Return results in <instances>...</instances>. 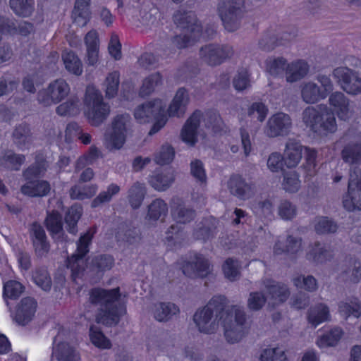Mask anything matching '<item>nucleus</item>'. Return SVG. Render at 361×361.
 I'll use <instances>...</instances> for the list:
<instances>
[{"instance_id": "obj_1", "label": "nucleus", "mask_w": 361, "mask_h": 361, "mask_svg": "<svg viewBox=\"0 0 361 361\" xmlns=\"http://www.w3.org/2000/svg\"><path fill=\"white\" fill-rule=\"evenodd\" d=\"M227 299L224 295H214L202 308L197 310L193 322L197 330L204 334H214L222 320L224 336L229 343L240 342L249 332L250 324L243 307L233 305L226 309Z\"/></svg>"}, {"instance_id": "obj_2", "label": "nucleus", "mask_w": 361, "mask_h": 361, "mask_svg": "<svg viewBox=\"0 0 361 361\" xmlns=\"http://www.w3.org/2000/svg\"><path fill=\"white\" fill-rule=\"evenodd\" d=\"M90 302L99 307L96 317L97 323L115 326L126 312V307L119 302V288L105 290L95 288L90 291Z\"/></svg>"}, {"instance_id": "obj_3", "label": "nucleus", "mask_w": 361, "mask_h": 361, "mask_svg": "<svg viewBox=\"0 0 361 361\" xmlns=\"http://www.w3.org/2000/svg\"><path fill=\"white\" fill-rule=\"evenodd\" d=\"M133 122L130 114H121L114 116L104 133V145L109 151L120 150L133 133Z\"/></svg>"}, {"instance_id": "obj_4", "label": "nucleus", "mask_w": 361, "mask_h": 361, "mask_svg": "<svg viewBox=\"0 0 361 361\" xmlns=\"http://www.w3.org/2000/svg\"><path fill=\"white\" fill-rule=\"evenodd\" d=\"M165 104L161 99H154L137 106L134 111L135 120L140 123H149L155 120L149 134L153 135L162 128L166 121Z\"/></svg>"}, {"instance_id": "obj_5", "label": "nucleus", "mask_w": 361, "mask_h": 361, "mask_svg": "<svg viewBox=\"0 0 361 361\" xmlns=\"http://www.w3.org/2000/svg\"><path fill=\"white\" fill-rule=\"evenodd\" d=\"M84 104L85 116L93 126H100L110 113V106L104 102L102 95L94 87H87Z\"/></svg>"}, {"instance_id": "obj_6", "label": "nucleus", "mask_w": 361, "mask_h": 361, "mask_svg": "<svg viewBox=\"0 0 361 361\" xmlns=\"http://www.w3.org/2000/svg\"><path fill=\"white\" fill-rule=\"evenodd\" d=\"M245 0H221L216 5V13L224 28L234 32L240 28L245 13Z\"/></svg>"}, {"instance_id": "obj_7", "label": "nucleus", "mask_w": 361, "mask_h": 361, "mask_svg": "<svg viewBox=\"0 0 361 361\" xmlns=\"http://www.w3.org/2000/svg\"><path fill=\"white\" fill-rule=\"evenodd\" d=\"M70 91L71 88L67 82L64 79L59 78L51 82L47 88L38 92L37 100L44 106H49L63 100Z\"/></svg>"}, {"instance_id": "obj_8", "label": "nucleus", "mask_w": 361, "mask_h": 361, "mask_svg": "<svg viewBox=\"0 0 361 361\" xmlns=\"http://www.w3.org/2000/svg\"><path fill=\"white\" fill-rule=\"evenodd\" d=\"M332 75L347 94L357 95L361 93V78L355 71L341 66L335 68Z\"/></svg>"}, {"instance_id": "obj_9", "label": "nucleus", "mask_w": 361, "mask_h": 361, "mask_svg": "<svg viewBox=\"0 0 361 361\" xmlns=\"http://www.w3.org/2000/svg\"><path fill=\"white\" fill-rule=\"evenodd\" d=\"M94 231H87L80 236L77 243L76 252L67 260V267L70 268L74 276H78L85 269V262L84 257L89 252V245L91 243Z\"/></svg>"}, {"instance_id": "obj_10", "label": "nucleus", "mask_w": 361, "mask_h": 361, "mask_svg": "<svg viewBox=\"0 0 361 361\" xmlns=\"http://www.w3.org/2000/svg\"><path fill=\"white\" fill-rule=\"evenodd\" d=\"M234 54L233 47L227 44H209L200 49V59L209 66H217Z\"/></svg>"}, {"instance_id": "obj_11", "label": "nucleus", "mask_w": 361, "mask_h": 361, "mask_svg": "<svg viewBox=\"0 0 361 361\" xmlns=\"http://www.w3.org/2000/svg\"><path fill=\"white\" fill-rule=\"evenodd\" d=\"M293 126L290 116L279 112L270 116L264 127V133L269 137L288 135Z\"/></svg>"}, {"instance_id": "obj_12", "label": "nucleus", "mask_w": 361, "mask_h": 361, "mask_svg": "<svg viewBox=\"0 0 361 361\" xmlns=\"http://www.w3.org/2000/svg\"><path fill=\"white\" fill-rule=\"evenodd\" d=\"M173 18L174 23L183 32L192 33V37H200L202 36V25L192 11L179 9L174 13Z\"/></svg>"}, {"instance_id": "obj_13", "label": "nucleus", "mask_w": 361, "mask_h": 361, "mask_svg": "<svg viewBox=\"0 0 361 361\" xmlns=\"http://www.w3.org/2000/svg\"><path fill=\"white\" fill-rule=\"evenodd\" d=\"M182 269L183 274L190 278H204L211 272L209 260L200 254H195Z\"/></svg>"}, {"instance_id": "obj_14", "label": "nucleus", "mask_w": 361, "mask_h": 361, "mask_svg": "<svg viewBox=\"0 0 361 361\" xmlns=\"http://www.w3.org/2000/svg\"><path fill=\"white\" fill-rule=\"evenodd\" d=\"M328 102L339 119L347 121L353 116V110L350 99L343 92H332L329 94Z\"/></svg>"}, {"instance_id": "obj_15", "label": "nucleus", "mask_w": 361, "mask_h": 361, "mask_svg": "<svg viewBox=\"0 0 361 361\" xmlns=\"http://www.w3.org/2000/svg\"><path fill=\"white\" fill-rule=\"evenodd\" d=\"M262 283L274 305L284 302L290 296L289 289L283 283L268 279L263 280Z\"/></svg>"}, {"instance_id": "obj_16", "label": "nucleus", "mask_w": 361, "mask_h": 361, "mask_svg": "<svg viewBox=\"0 0 361 361\" xmlns=\"http://www.w3.org/2000/svg\"><path fill=\"white\" fill-rule=\"evenodd\" d=\"M302 145L295 139L289 138L286 142L283 154V164L288 169L298 166L302 157Z\"/></svg>"}, {"instance_id": "obj_17", "label": "nucleus", "mask_w": 361, "mask_h": 361, "mask_svg": "<svg viewBox=\"0 0 361 361\" xmlns=\"http://www.w3.org/2000/svg\"><path fill=\"white\" fill-rule=\"evenodd\" d=\"M343 204L349 212L361 210V182H348V192L343 196Z\"/></svg>"}, {"instance_id": "obj_18", "label": "nucleus", "mask_w": 361, "mask_h": 361, "mask_svg": "<svg viewBox=\"0 0 361 361\" xmlns=\"http://www.w3.org/2000/svg\"><path fill=\"white\" fill-rule=\"evenodd\" d=\"M292 38V36L288 33H283L279 36L274 31L270 30L262 35L258 45L262 50L269 51L278 46L286 44Z\"/></svg>"}, {"instance_id": "obj_19", "label": "nucleus", "mask_w": 361, "mask_h": 361, "mask_svg": "<svg viewBox=\"0 0 361 361\" xmlns=\"http://www.w3.org/2000/svg\"><path fill=\"white\" fill-rule=\"evenodd\" d=\"M30 236L36 255L40 257L46 256L49 251V243L44 228L38 224H33Z\"/></svg>"}, {"instance_id": "obj_20", "label": "nucleus", "mask_w": 361, "mask_h": 361, "mask_svg": "<svg viewBox=\"0 0 361 361\" xmlns=\"http://www.w3.org/2000/svg\"><path fill=\"white\" fill-rule=\"evenodd\" d=\"M302 238L293 235H288L286 238L278 239L274 246L275 255L284 253L294 255L302 250Z\"/></svg>"}, {"instance_id": "obj_21", "label": "nucleus", "mask_w": 361, "mask_h": 361, "mask_svg": "<svg viewBox=\"0 0 361 361\" xmlns=\"http://www.w3.org/2000/svg\"><path fill=\"white\" fill-rule=\"evenodd\" d=\"M202 113L196 111L187 120L181 131V137L183 141L192 146L197 142V128L200 126Z\"/></svg>"}, {"instance_id": "obj_22", "label": "nucleus", "mask_w": 361, "mask_h": 361, "mask_svg": "<svg viewBox=\"0 0 361 361\" xmlns=\"http://www.w3.org/2000/svg\"><path fill=\"white\" fill-rule=\"evenodd\" d=\"M340 278L343 281L358 283L361 279V262L355 258L345 260L341 267Z\"/></svg>"}, {"instance_id": "obj_23", "label": "nucleus", "mask_w": 361, "mask_h": 361, "mask_svg": "<svg viewBox=\"0 0 361 361\" xmlns=\"http://www.w3.org/2000/svg\"><path fill=\"white\" fill-rule=\"evenodd\" d=\"M37 309V302L34 298L26 297L21 300L16 314V320L20 324L28 323L33 317Z\"/></svg>"}, {"instance_id": "obj_24", "label": "nucleus", "mask_w": 361, "mask_h": 361, "mask_svg": "<svg viewBox=\"0 0 361 361\" xmlns=\"http://www.w3.org/2000/svg\"><path fill=\"white\" fill-rule=\"evenodd\" d=\"M154 318L160 322H166L178 314L179 307L174 303L170 302H161L155 303L152 307Z\"/></svg>"}, {"instance_id": "obj_25", "label": "nucleus", "mask_w": 361, "mask_h": 361, "mask_svg": "<svg viewBox=\"0 0 361 361\" xmlns=\"http://www.w3.org/2000/svg\"><path fill=\"white\" fill-rule=\"evenodd\" d=\"M310 66L302 59H298L288 63L286 71V80L288 82L293 83L304 78L308 73Z\"/></svg>"}, {"instance_id": "obj_26", "label": "nucleus", "mask_w": 361, "mask_h": 361, "mask_svg": "<svg viewBox=\"0 0 361 361\" xmlns=\"http://www.w3.org/2000/svg\"><path fill=\"white\" fill-rule=\"evenodd\" d=\"M51 357L57 361H81L77 350L66 342L59 343L53 347Z\"/></svg>"}, {"instance_id": "obj_27", "label": "nucleus", "mask_w": 361, "mask_h": 361, "mask_svg": "<svg viewBox=\"0 0 361 361\" xmlns=\"http://www.w3.org/2000/svg\"><path fill=\"white\" fill-rule=\"evenodd\" d=\"M338 310L340 315L345 319L351 316L359 318L361 316V302L356 297L348 298L338 302Z\"/></svg>"}, {"instance_id": "obj_28", "label": "nucleus", "mask_w": 361, "mask_h": 361, "mask_svg": "<svg viewBox=\"0 0 361 361\" xmlns=\"http://www.w3.org/2000/svg\"><path fill=\"white\" fill-rule=\"evenodd\" d=\"M307 321L314 328L331 319L330 310L324 303H319L308 310Z\"/></svg>"}, {"instance_id": "obj_29", "label": "nucleus", "mask_w": 361, "mask_h": 361, "mask_svg": "<svg viewBox=\"0 0 361 361\" xmlns=\"http://www.w3.org/2000/svg\"><path fill=\"white\" fill-rule=\"evenodd\" d=\"M321 119L319 120V127L317 133L327 135L334 133L337 130V123L335 114L331 109L324 104L322 107Z\"/></svg>"}, {"instance_id": "obj_30", "label": "nucleus", "mask_w": 361, "mask_h": 361, "mask_svg": "<svg viewBox=\"0 0 361 361\" xmlns=\"http://www.w3.org/2000/svg\"><path fill=\"white\" fill-rule=\"evenodd\" d=\"M189 103V95L184 88H180L171 103L168 112L169 116H183L186 110V106Z\"/></svg>"}, {"instance_id": "obj_31", "label": "nucleus", "mask_w": 361, "mask_h": 361, "mask_svg": "<svg viewBox=\"0 0 361 361\" xmlns=\"http://www.w3.org/2000/svg\"><path fill=\"white\" fill-rule=\"evenodd\" d=\"M323 106L324 104L307 106L302 113V120L304 124L316 133H317L319 120L321 119Z\"/></svg>"}, {"instance_id": "obj_32", "label": "nucleus", "mask_w": 361, "mask_h": 361, "mask_svg": "<svg viewBox=\"0 0 361 361\" xmlns=\"http://www.w3.org/2000/svg\"><path fill=\"white\" fill-rule=\"evenodd\" d=\"M90 0H75L72 18L79 26H85L90 19Z\"/></svg>"}, {"instance_id": "obj_33", "label": "nucleus", "mask_w": 361, "mask_h": 361, "mask_svg": "<svg viewBox=\"0 0 361 361\" xmlns=\"http://www.w3.org/2000/svg\"><path fill=\"white\" fill-rule=\"evenodd\" d=\"M48 168V162L42 156H37L33 164L23 172L26 180H38L44 176Z\"/></svg>"}, {"instance_id": "obj_34", "label": "nucleus", "mask_w": 361, "mask_h": 361, "mask_svg": "<svg viewBox=\"0 0 361 361\" xmlns=\"http://www.w3.org/2000/svg\"><path fill=\"white\" fill-rule=\"evenodd\" d=\"M12 136L14 144L20 149L27 148L32 141L30 128L25 123H21L16 126Z\"/></svg>"}, {"instance_id": "obj_35", "label": "nucleus", "mask_w": 361, "mask_h": 361, "mask_svg": "<svg viewBox=\"0 0 361 361\" xmlns=\"http://www.w3.org/2000/svg\"><path fill=\"white\" fill-rule=\"evenodd\" d=\"M301 98L306 104H315L324 99L320 92V87L312 81L301 85Z\"/></svg>"}, {"instance_id": "obj_36", "label": "nucleus", "mask_w": 361, "mask_h": 361, "mask_svg": "<svg viewBox=\"0 0 361 361\" xmlns=\"http://www.w3.org/2000/svg\"><path fill=\"white\" fill-rule=\"evenodd\" d=\"M332 257L331 251L325 245L315 242L310 247L307 253V259L315 263H323Z\"/></svg>"}, {"instance_id": "obj_37", "label": "nucleus", "mask_w": 361, "mask_h": 361, "mask_svg": "<svg viewBox=\"0 0 361 361\" xmlns=\"http://www.w3.org/2000/svg\"><path fill=\"white\" fill-rule=\"evenodd\" d=\"M216 229V220L212 217L205 219L197 225L193 235L197 240H207L213 237Z\"/></svg>"}, {"instance_id": "obj_38", "label": "nucleus", "mask_w": 361, "mask_h": 361, "mask_svg": "<svg viewBox=\"0 0 361 361\" xmlns=\"http://www.w3.org/2000/svg\"><path fill=\"white\" fill-rule=\"evenodd\" d=\"M25 161V157L23 154L6 150L0 157V165L11 170L18 171Z\"/></svg>"}, {"instance_id": "obj_39", "label": "nucleus", "mask_w": 361, "mask_h": 361, "mask_svg": "<svg viewBox=\"0 0 361 361\" xmlns=\"http://www.w3.org/2000/svg\"><path fill=\"white\" fill-rule=\"evenodd\" d=\"M61 57L67 71L77 76L82 73V62L73 51H64L62 53Z\"/></svg>"}, {"instance_id": "obj_40", "label": "nucleus", "mask_w": 361, "mask_h": 361, "mask_svg": "<svg viewBox=\"0 0 361 361\" xmlns=\"http://www.w3.org/2000/svg\"><path fill=\"white\" fill-rule=\"evenodd\" d=\"M344 335V331L341 327L335 326L319 338L317 345L319 348L336 346Z\"/></svg>"}, {"instance_id": "obj_41", "label": "nucleus", "mask_w": 361, "mask_h": 361, "mask_svg": "<svg viewBox=\"0 0 361 361\" xmlns=\"http://www.w3.org/2000/svg\"><path fill=\"white\" fill-rule=\"evenodd\" d=\"M50 185L48 182H26L22 187L21 191L30 197H41L48 194Z\"/></svg>"}, {"instance_id": "obj_42", "label": "nucleus", "mask_w": 361, "mask_h": 361, "mask_svg": "<svg viewBox=\"0 0 361 361\" xmlns=\"http://www.w3.org/2000/svg\"><path fill=\"white\" fill-rule=\"evenodd\" d=\"M171 213L178 224H186L195 218V211L186 207L184 204L173 202Z\"/></svg>"}, {"instance_id": "obj_43", "label": "nucleus", "mask_w": 361, "mask_h": 361, "mask_svg": "<svg viewBox=\"0 0 361 361\" xmlns=\"http://www.w3.org/2000/svg\"><path fill=\"white\" fill-rule=\"evenodd\" d=\"M82 214V208L79 204L73 205L65 216L66 228L73 234L78 232L77 224Z\"/></svg>"}, {"instance_id": "obj_44", "label": "nucleus", "mask_w": 361, "mask_h": 361, "mask_svg": "<svg viewBox=\"0 0 361 361\" xmlns=\"http://www.w3.org/2000/svg\"><path fill=\"white\" fill-rule=\"evenodd\" d=\"M343 147L341 155L343 161L349 164H355L361 160V145L352 141Z\"/></svg>"}, {"instance_id": "obj_45", "label": "nucleus", "mask_w": 361, "mask_h": 361, "mask_svg": "<svg viewBox=\"0 0 361 361\" xmlns=\"http://www.w3.org/2000/svg\"><path fill=\"white\" fill-rule=\"evenodd\" d=\"M314 228L317 234L334 233L338 229L336 223L327 216H317L313 221Z\"/></svg>"}, {"instance_id": "obj_46", "label": "nucleus", "mask_w": 361, "mask_h": 361, "mask_svg": "<svg viewBox=\"0 0 361 361\" xmlns=\"http://www.w3.org/2000/svg\"><path fill=\"white\" fill-rule=\"evenodd\" d=\"M97 188L93 185H87L85 182H79L71 189L70 195L72 199L84 200L90 198L96 192Z\"/></svg>"}, {"instance_id": "obj_47", "label": "nucleus", "mask_w": 361, "mask_h": 361, "mask_svg": "<svg viewBox=\"0 0 361 361\" xmlns=\"http://www.w3.org/2000/svg\"><path fill=\"white\" fill-rule=\"evenodd\" d=\"M228 188L231 192L240 199H248L254 194L252 185L247 182H229Z\"/></svg>"}, {"instance_id": "obj_48", "label": "nucleus", "mask_w": 361, "mask_h": 361, "mask_svg": "<svg viewBox=\"0 0 361 361\" xmlns=\"http://www.w3.org/2000/svg\"><path fill=\"white\" fill-rule=\"evenodd\" d=\"M118 240L123 241L129 245L137 244L141 239L140 231L136 228L123 227L117 233Z\"/></svg>"}, {"instance_id": "obj_49", "label": "nucleus", "mask_w": 361, "mask_h": 361, "mask_svg": "<svg viewBox=\"0 0 361 361\" xmlns=\"http://www.w3.org/2000/svg\"><path fill=\"white\" fill-rule=\"evenodd\" d=\"M146 190L142 184L136 183L130 188L128 199L133 209L139 208L145 198Z\"/></svg>"}, {"instance_id": "obj_50", "label": "nucleus", "mask_w": 361, "mask_h": 361, "mask_svg": "<svg viewBox=\"0 0 361 361\" xmlns=\"http://www.w3.org/2000/svg\"><path fill=\"white\" fill-rule=\"evenodd\" d=\"M9 4L13 11L22 17L30 16L34 10L33 0H10Z\"/></svg>"}, {"instance_id": "obj_51", "label": "nucleus", "mask_w": 361, "mask_h": 361, "mask_svg": "<svg viewBox=\"0 0 361 361\" xmlns=\"http://www.w3.org/2000/svg\"><path fill=\"white\" fill-rule=\"evenodd\" d=\"M168 214L167 204L161 199H156L148 206L147 216L150 219L158 220Z\"/></svg>"}, {"instance_id": "obj_52", "label": "nucleus", "mask_w": 361, "mask_h": 361, "mask_svg": "<svg viewBox=\"0 0 361 361\" xmlns=\"http://www.w3.org/2000/svg\"><path fill=\"white\" fill-rule=\"evenodd\" d=\"M224 276L230 281H235L240 277V264L239 262L233 258L227 259L223 266Z\"/></svg>"}, {"instance_id": "obj_53", "label": "nucleus", "mask_w": 361, "mask_h": 361, "mask_svg": "<svg viewBox=\"0 0 361 361\" xmlns=\"http://www.w3.org/2000/svg\"><path fill=\"white\" fill-rule=\"evenodd\" d=\"M90 338L93 345L102 349H109L111 347V343L99 327L96 326H91L90 328Z\"/></svg>"}, {"instance_id": "obj_54", "label": "nucleus", "mask_w": 361, "mask_h": 361, "mask_svg": "<svg viewBox=\"0 0 361 361\" xmlns=\"http://www.w3.org/2000/svg\"><path fill=\"white\" fill-rule=\"evenodd\" d=\"M119 78L120 75L117 71L110 73L107 75L104 83L106 97L113 98L117 94L120 83Z\"/></svg>"}, {"instance_id": "obj_55", "label": "nucleus", "mask_w": 361, "mask_h": 361, "mask_svg": "<svg viewBox=\"0 0 361 361\" xmlns=\"http://www.w3.org/2000/svg\"><path fill=\"white\" fill-rule=\"evenodd\" d=\"M80 101L78 97H71L57 106L56 111L60 116H74L79 113Z\"/></svg>"}, {"instance_id": "obj_56", "label": "nucleus", "mask_w": 361, "mask_h": 361, "mask_svg": "<svg viewBox=\"0 0 361 361\" xmlns=\"http://www.w3.org/2000/svg\"><path fill=\"white\" fill-rule=\"evenodd\" d=\"M32 279L36 285L40 287L43 290H50L51 288V280L46 269H36L32 274Z\"/></svg>"}, {"instance_id": "obj_57", "label": "nucleus", "mask_w": 361, "mask_h": 361, "mask_svg": "<svg viewBox=\"0 0 361 361\" xmlns=\"http://www.w3.org/2000/svg\"><path fill=\"white\" fill-rule=\"evenodd\" d=\"M274 202V200L269 197L262 199L253 204L254 212L259 216H270L273 214Z\"/></svg>"}, {"instance_id": "obj_58", "label": "nucleus", "mask_w": 361, "mask_h": 361, "mask_svg": "<svg viewBox=\"0 0 361 361\" xmlns=\"http://www.w3.org/2000/svg\"><path fill=\"white\" fill-rule=\"evenodd\" d=\"M288 63L283 57L269 59L267 61V70L274 76L281 75L286 71Z\"/></svg>"}, {"instance_id": "obj_59", "label": "nucleus", "mask_w": 361, "mask_h": 361, "mask_svg": "<svg viewBox=\"0 0 361 361\" xmlns=\"http://www.w3.org/2000/svg\"><path fill=\"white\" fill-rule=\"evenodd\" d=\"M267 302V297L260 291L250 293L247 300V308L252 311H259L263 308Z\"/></svg>"}, {"instance_id": "obj_60", "label": "nucleus", "mask_w": 361, "mask_h": 361, "mask_svg": "<svg viewBox=\"0 0 361 361\" xmlns=\"http://www.w3.org/2000/svg\"><path fill=\"white\" fill-rule=\"evenodd\" d=\"M260 361H287V358L281 348H267L262 351Z\"/></svg>"}, {"instance_id": "obj_61", "label": "nucleus", "mask_w": 361, "mask_h": 361, "mask_svg": "<svg viewBox=\"0 0 361 361\" xmlns=\"http://www.w3.org/2000/svg\"><path fill=\"white\" fill-rule=\"evenodd\" d=\"M161 82V76L159 73H155L146 78L140 88V94L147 96L152 92L154 88Z\"/></svg>"}, {"instance_id": "obj_62", "label": "nucleus", "mask_w": 361, "mask_h": 361, "mask_svg": "<svg viewBox=\"0 0 361 361\" xmlns=\"http://www.w3.org/2000/svg\"><path fill=\"white\" fill-rule=\"evenodd\" d=\"M268 113L267 107L262 102H255L248 108L247 116L253 121H264Z\"/></svg>"}, {"instance_id": "obj_63", "label": "nucleus", "mask_w": 361, "mask_h": 361, "mask_svg": "<svg viewBox=\"0 0 361 361\" xmlns=\"http://www.w3.org/2000/svg\"><path fill=\"white\" fill-rule=\"evenodd\" d=\"M175 155L173 148L169 145H164L159 151L155 154L154 160L160 165L168 164L171 163Z\"/></svg>"}, {"instance_id": "obj_64", "label": "nucleus", "mask_w": 361, "mask_h": 361, "mask_svg": "<svg viewBox=\"0 0 361 361\" xmlns=\"http://www.w3.org/2000/svg\"><path fill=\"white\" fill-rule=\"evenodd\" d=\"M233 85L238 91H243L250 86V75L245 68H240L233 79Z\"/></svg>"}]
</instances>
